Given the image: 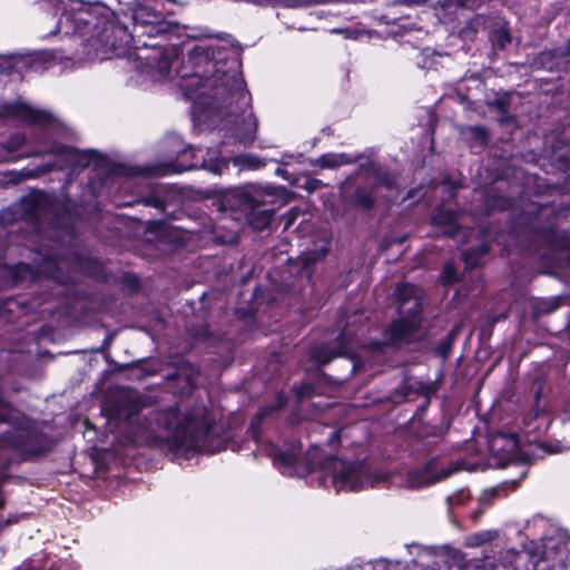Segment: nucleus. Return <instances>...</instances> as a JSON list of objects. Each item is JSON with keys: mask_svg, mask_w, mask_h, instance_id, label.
Wrapping results in <instances>:
<instances>
[{"mask_svg": "<svg viewBox=\"0 0 570 570\" xmlns=\"http://www.w3.org/2000/svg\"><path fill=\"white\" fill-rule=\"evenodd\" d=\"M220 43L195 45L188 50L187 63L176 70L178 86L187 99L220 116L226 125L236 128V137L243 144L256 138L257 119L250 109V95L235 68L225 69L230 56L238 53L236 40L220 37Z\"/></svg>", "mask_w": 570, "mask_h": 570, "instance_id": "1", "label": "nucleus"}, {"mask_svg": "<svg viewBox=\"0 0 570 570\" xmlns=\"http://www.w3.org/2000/svg\"><path fill=\"white\" fill-rule=\"evenodd\" d=\"M140 412L141 401L137 392H117L115 413L134 426V433L141 441L164 444L174 453H214L220 449V439L214 434L207 409L203 405L184 413L183 416L175 409L153 410L144 414L142 422L136 417Z\"/></svg>", "mask_w": 570, "mask_h": 570, "instance_id": "2", "label": "nucleus"}, {"mask_svg": "<svg viewBox=\"0 0 570 570\" xmlns=\"http://www.w3.org/2000/svg\"><path fill=\"white\" fill-rule=\"evenodd\" d=\"M0 110L4 117L32 124L41 130L33 135L35 147L28 153H19L27 142V138L22 134H12L6 140L0 141V164L13 163L31 156L49 155L53 159L47 164L48 169H63L69 166L71 163L70 149L51 138L52 135L59 132L60 124L50 112L21 101L3 104Z\"/></svg>", "mask_w": 570, "mask_h": 570, "instance_id": "3", "label": "nucleus"}, {"mask_svg": "<svg viewBox=\"0 0 570 570\" xmlns=\"http://www.w3.org/2000/svg\"><path fill=\"white\" fill-rule=\"evenodd\" d=\"M301 446H292L274 454V463L286 469H303L307 473H318L320 484L332 485L337 492L358 491L389 481V476L371 471L365 463H351L332 455H324L317 446H312L303 459L298 458Z\"/></svg>", "mask_w": 570, "mask_h": 570, "instance_id": "4", "label": "nucleus"}, {"mask_svg": "<svg viewBox=\"0 0 570 570\" xmlns=\"http://www.w3.org/2000/svg\"><path fill=\"white\" fill-rule=\"evenodd\" d=\"M90 47L99 50H119L126 47H134L137 50V58L144 63L147 72L156 80L173 78V65L176 62L178 52L175 46L161 45L155 42L150 45V50L141 47L134 35V28L129 31L128 27L111 19L110 14L105 21L104 27L97 33L87 39Z\"/></svg>", "mask_w": 570, "mask_h": 570, "instance_id": "5", "label": "nucleus"}, {"mask_svg": "<svg viewBox=\"0 0 570 570\" xmlns=\"http://www.w3.org/2000/svg\"><path fill=\"white\" fill-rule=\"evenodd\" d=\"M400 317L392 322L386 331L390 344L402 345L420 341L422 330V291L411 284H402L395 291Z\"/></svg>", "mask_w": 570, "mask_h": 570, "instance_id": "6", "label": "nucleus"}, {"mask_svg": "<svg viewBox=\"0 0 570 570\" xmlns=\"http://www.w3.org/2000/svg\"><path fill=\"white\" fill-rule=\"evenodd\" d=\"M267 194L256 188L234 189L225 193L220 198V207L225 212L245 215L248 224L256 230L266 229L273 218L274 208L267 206Z\"/></svg>", "mask_w": 570, "mask_h": 570, "instance_id": "7", "label": "nucleus"}, {"mask_svg": "<svg viewBox=\"0 0 570 570\" xmlns=\"http://www.w3.org/2000/svg\"><path fill=\"white\" fill-rule=\"evenodd\" d=\"M542 560H537L528 551L508 550L502 557V567L507 570H539L544 561H551V570H563L567 562L570 563V542H556L549 540L544 544Z\"/></svg>", "mask_w": 570, "mask_h": 570, "instance_id": "8", "label": "nucleus"}, {"mask_svg": "<svg viewBox=\"0 0 570 570\" xmlns=\"http://www.w3.org/2000/svg\"><path fill=\"white\" fill-rule=\"evenodd\" d=\"M130 11L134 35L137 37V42L141 43V47L148 50H150L153 42H147L145 38L153 39L158 36H164L171 29L170 23L164 20L163 14L147 4H132Z\"/></svg>", "mask_w": 570, "mask_h": 570, "instance_id": "9", "label": "nucleus"}, {"mask_svg": "<svg viewBox=\"0 0 570 570\" xmlns=\"http://www.w3.org/2000/svg\"><path fill=\"white\" fill-rule=\"evenodd\" d=\"M109 12L100 2L85 3L73 0V33L79 32L85 41L101 30Z\"/></svg>", "mask_w": 570, "mask_h": 570, "instance_id": "10", "label": "nucleus"}, {"mask_svg": "<svg viewBox=\"0 0 570 570\" xmlns=\"http://www.w3.org/2000/svg\"><path fill=\"white\" fill-rule=\"evenodd\" d=\"M53 212L50 198L41 191L22 197L14 208L17 220L29 222L37 232L42 228L43 222L53 215Z\"/></svg>", "mask_w": 570, "mask_h": 570, "instance_id": "11", "label": "nucleus"}, {"mask_svg": "<svg viewBox=\"0 0 570 570\" xmlns=\"http://www.w3.org/2000/svg\"><path fill=\"white\" fill-rule=\"evenodd\" d=\"M462 469L461 462H450L446 466L439 468L436 462L431 461L422 470L407 472L405 480L399 485L407 489H419L440 482Z\"/></svg>", "mask_w": 570, "mask_h": 570, "instance_id": "12", "label": "nucleus"}, {"mask_svg": "<svg viewBox=\"0 0 570 570\" xmlns=\"http://www.w3.org/2000/svg\"><path fill=\"white\" fill-rule=\"evenodd\" d=\"M370 180L372 184L370 189L358 187L355 190L354 203L363 209H370L374 205L373 194L375 186L384 185L389 189L394 187V178L389 173L381 169H372Z\"/></svg>", "mask_w": 570, "mask_h": 570, "instance_id": "13", "label": "nucleus"}, {"mask_svg": "<svg viewBox=\"0 0 570 570\" xmlns=\"http://www.w3.org/2000/svg\"><path fill=\"white\" fill-rule=\"evenodd\" d=\"M459 216L456 213L448 209H441L433 217V224L443 227V233L448 236H455L458 233Z\"/></svg>", "mask_w": 570, "mask_h": 570, "instance_id": "14", "label": "nucleus"}, {"mask_svg": "<svg viewBox=\"0 0 570 570\" xmlns=\"http://www.w3.org/2000/svg\"><path fill=\"white\" fill-rule=\"evenodd\" d=\"M55 6L57 12H60V18L58 19L57 27L55 30L50 31L49 36H56L66 28V35L69 33V28L71 26V12L68 10L69 3L71 0H50Z\"/></svg>", "mask_w": 570, "mask_h": 570, "instance_id": "15", "label": "nucleus"}, {"mask_svg": "<svg viewBox=\"0 0 570 570\" xmlns=\"http://www.w3.org/2000/svg\"><path fill=\"white\" fill-rule=\"evenodd\" d=\"M191 153V150H184L177 161L164 164L155 169L156 175H167L174 173H181L188 169L197 168L198 164H186L185 158Z\"/></svg>", "mask_w": 570, "mask_h": 570, "instance_id": "16", "label": "nucleus"}, {"mask_svg": "<svg viewBox=\"0 0 570 570\" xmlns=\"http://www.w3.org/2000/svg\"><path fill=\"white\" fill-rule=\"evenodd\" d=\"M358 157H351L347 154H327L315 160V165L321 168L334 169L342 165L355 163Z\"/></svg>", "mask_w": 570, "mask_h": 570, "instance_id": "17", "label": "nucleus"}, {"mask_svg": "<svg viewBox=\"0 0 570 570\" xmlns=\"http://www.w3.org/2000/svg\"><path fill=\"white\" fill-rule=\"evenodd\" d=\"M515 485H517V483L514 481H512V482H504L500 485L484 490L482 492V494L480 495V504L481 505H490L495 499L505 495L508 489H514Z\"/></svg>", "mask_w": 570, "mask_h": 570, "instance_id": "18", "label": "nucleus"}, {"mask_svg": "<svg viewBox=\"0 0 570 570\" xmlns=\"http://www.w3.org/2000/svg\"><path fill=\"white\" fill-rule=\"evenodd\" d=\"M533 302L534 313L537 316H539L554 312L560 307L563 298L561 296H556L550 298H538Z\"/></svg>", "mask_w": 570, "mask_h": 570, "instance_id": "19", "label": "nucleus"}, {"mask_svg": "<svg viewBox=\"0 0 570 570\" xmlns=\"http://www.w3.org/2000/svg\"><path fill=\"white\" fill-rule=\"evenodd\" d=\"M99 159V155L92 150H80L73 147V169L76 167L85 168L90 164H98Z\"/></svg>", "mask_w": 570, "mask_h": 570, "instance_id": "20", "label": "nucleus"}, {"mask_svg": "<svg viewBox=\"0 0 570 570\" xmlns=\"http://www.w3.org/2000/svg\"><path fill=\"white\" fill-rule=\"evenodd\" d=\"M347 352L343 347L334 351L327 346H321V347H317L314 350L313 356L316 362H318L321 364H326V363L331 362L334 357L344 355Z\"/></svg>", "mask_w": 570, "mask_h": 570, "instance_id": "21", "label": "nucleus"}, {"mask_svg": "<svg viewBox=\"0 0 570 570\" xmlns=\"http://www.w3.org/2000/svg\"><path fill=\"white\" fill-rule=\"evenodd\" d=\"M233 164L244 169H257L263 166V163L257 157L249 154L235 156Z\"/></svg>", "mask_w": 570, "mask_h": 570, "instance_id": "22", "label": "nucleus"}, {"mask_svg": "<svg viewBox=\"0 0 570 570\" xmlns=\"http://www.w3.org/2000/svg\"><path fill=\"white\" fill-rule=\"evenodd\" d=\"M498 534L499 533L497 530H485V531H481V532L470 535L466 539V542H468V546H470V547H479L481 544H484L487 542L494 540L498 537Z\"/></svg>", "mask_w": 570, "mask_h": 570, "instance_id": "23", "label": "nucleus"}, {"mask_svg": "<svg viewBox=\"0 0 570 570\" xmlns=\"http://www.w3.org/2000/svg\"><path fill=\"white\" fill-rule=\"evenodd\" d=\"M488 246L482 245L478 249L465 250L462 254L463 261L469 268L476 267L480 263V257L488 252Z\"/></svg>", "mask_w": 570, "mask_h": 570, "instance_id": "24", "label": "nucleus"}, {"mask_svg": "<svg viewBox=\"0 0 570 570\" xmlns=\"http://www.w3.org/2000/svg\"><path fill=\"white\" fill-rule=\"evenodd\" d=\"M491 41L497 48L505 49L511 43V36L507 29L499 28L492 32Z\"/></svg>", "mask_w": 570, "mask_h": 570, "instance_id": "25", "label": "nucleus"}, {"mask_svg": "<svg viewBox=\"0 0 570 570\" xmlns=\"http://www.w3.org/2000/svg\"><path fill=\"white\" fill-rule=\"evenodd\" d=\"M227 161L220 160L216 163L207 164L205 160L202 161L200 167L206 168L215 175H220L225 168H227Z\"/></svg>", "mask_w": 570, "mask_h": 570, "instance_id": "26", "label": "nucleus"}, {"mask_svg": "<svg viewBox=\"0 0 570 570\" xmlns=\"http://www.w3.org/2000/svg\"><path fill=\"white\" fill-rule=\"evenodd\" d=\"M90 264H94L92 262H90ZM89 265V262L87 261H83L81 257H79L75 252H73V263H72V266H73V273L76 271H83L85 273H91L92 269Z\"/></svg>", "mask_w": 570, "mask_h": 570, "instance_id": "27", "label": "nucleus"}, {"mask_svg": "<svg viewBox=\"0 0 570 570\" xmlns=\"http://www.w3.org/2000/svg\"><path fill=\"white\" fill-rule=\"evenodd\" d=\"M442 277H443V282L446 284L454 283L458 279L456 271L451 263H448L444 266Z\"/></svg>", "mask_w": 570, "mask_h": 570, "instance_id": "28", "label": "nucleus"}, {"mask_svg": "<svg viewBox=\"0 0 570 570\" xmlns=\"http://www.w3.org/2000/svg\"><path fill=\"white\" fill-rule=\"evenodd\" d=\"M454 334H451L449 341L442 345H440L436 350L438 354L442 357H446L452 348Z\"/></svg>", "mask_w": 570, "mask_h": 570, "instance_id": "29", "label": "nucleus"}, {"mask_svg": "<svg viewBox=\"0 0 570 570\" xmlns=\"http://www.w3.org/2000/svg\"><path fill=\"white\" fill-rule=\"evenodd\" d=\"M458 6L463 8H478L483 0H453Z\"/></svg>", "mask_w": 570, "mask_h": 570, "instance_id": "30", "label": "nucleus"}, {"mask_svg": "<svg viewBox=\"0 0 570 570\" xmlns=\"http://www.w3.org/2000/svg\"><path fill=\"white\" fill-rule=\"evenodd\" d=\"M282 406H283V403L279 402L276 406H274L272 409H263L257 415H258V417H263V416L267 415L268 412L276 411V410L281 409Z\"/></svg>", "mask_w": 570, "mask_h": 570, "instance_id": "31", "label": "nucleus"}, {"mask_svg": "<svg viewBox=\"0 0 570 570\" xmlns=\"http://www.w3.org/2000/svg\"><path fill=\"white\" fill-rule=\"evenodd\" d=\"M16 268L19 271H28L29 269L28 265H26V264H19L16 266Z\"/></svg>", "mask_w": 570, "mask_h": 570, "instance_id": "32", "label": "nucleus"}, {"mask_svg": "<svg viewBox=\"0 0 570 570\" xmlns=\"http://www.w3.org/2000/svg\"><path fill=\"white\" fill-rule=\"evenodd\" d=\"M320 185H321V181L314 180V181L311 183V188L312 189L317 188Z\"/></svg>", "mask_w": 570, "mask_h": 570, "instance_id": "33", "label": "nucleus"}, {"mask_svg": "<svg viewBox=\"0 0 570 570\" xmlns=\"http://www.w3.org/2000/svg\"><path fill=\"white\" fill-rule=\"evenodd\" d=\"M563 425H564L566 430H568V432L570 433V415H569V420L563 422Z\"/></svg>", "mask_w": 570, "mask_h": 570, "instance_id": "34", "label": "nucleus"}, {"mask_svg": "<svg viewBox=\"0 0 570 570\" xmlns=\"http://www.w3.org/2000/svg\"><path fill=\"white\" fill-rule=\"evenodd\" d=\"M255 3L257 4H266L267 2H269V0H253Z\"/></svg>", "mask_w": 570, "mask_h": 570, "instance_id": "35", "label": "nucleus"}, {"mask_svg": "<svg viewBox=\"0 0 570 570\" xmlns=\"http://www.w3.org/2000/svg\"><path fill=\"white\" fill-rule=\"evenodd\" d=\"M482 512H483L482 510H479V511H476L475 513H473V514H472L473 519H475V520H476V519L482 514Z\"/></svg>", "mask_w": 570, "mask_h": 570, "instance_id": "36", "label": "nucleus"}, {"mask_svg": "<svg viewBox=\"0 0 570 570\" xmlns=\"http://www.w3.org/2000/svg\"><path fill=\"white\" fill-rule=\"evenodd\" d=\"M503 203H507L505 200H503ZM500 208H503L505 206V204H499L498 205Z\"/></svg>", "mask_w": 570, "mask_h": 570, "instance_id": "37", "label": "nucleus"}, {"mask_svg": "<svg viewBox=\"0 0 570 570\" xmlns=\"http://www.w3.org/2000/svg\"><path fill=\"white\" fill-rule=\"evenodd\" d=\"M481 20H483V18H482V17H478V18H476V21H478V22H479V21H481Z\"/></svg>", "mask_w": 570, "mask_h": 570, "instance_id": "38", "label": "nucleus"}]
</instances>
